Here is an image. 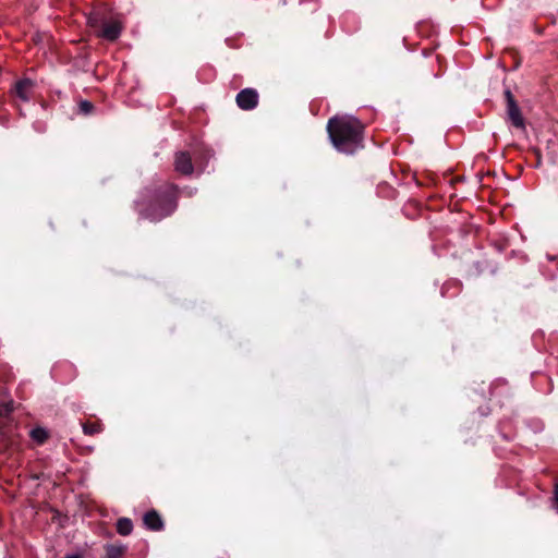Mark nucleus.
<instances>
[{"instance_id":"nucleus-4","label":"nucleus","mask_w":558,"mask_h":558,"mask_svg":"<svg viewBox=\"0 0 558 558\" xmlns=\"http://www.w3.org/2000/svg\"><path fill=\"white\" fill-rule=\"evenodd\" d=\"M504 94L506 99L507 116L512 125L517 129H525L524 118L513 94L510 89H506Z\"/></svg>"},{"instance_id":"nucleus-6","label":"nucleus","mask_w":558,"mask_h":558,"mask_svg":"<svg viewBox=\"0 0 558 558\" xmlns=\"http://www.w3.org/2000/svg\"><path fill=\"white\" fill-rule=\"evenodd\" d=\"M174 169L182 175H191L194 171L192 156L189 151H179L174 156Z\"/></svg>"},{"instance_id":"nucleus-7","label":"nucleus","mask_w":558,"mask_h":558,"mask_svg":"<svg viewBox=\"0 0 558 558\" xmlns=\"http://www.w3.org/2000/svg\"><path fill=\"white\" fill-rule=\"evenodd\" d=\"M143 523L150 531L159 532L165 529L163 520L155 509H150L144 514Z\"/></svg>"},{"instance_id":"nucleus-3","label":"nucleus","mask_w":558,"mask_h":558,"mask_svg":"<svg viewBox=\"0 0 558 558\" xmlns=\"http://www.w3.org/2000/svg\"><path fill=\"white\" fill-rule=\"evenodd\" d=\"M88 24L97 37L109 41L117 40L123 29L122 23L113 16L111 10L106 4L95 8L89 13Z\"/></svg>"},{"instance_id":"nucleus-1","label":"nucleus","mask_w":558,"mask_h":558,"mask_svg":"<svg viewBox=\"0 0 558 558\" xmlns=\"http://www.w3.org/2000/svg\"><path fill=\"white\" fill-rule=\"evenodd\" d=\"M179 194V187L173 183L147 186L134 202V209L140 218L158 222L175 211Z\"/></svg>"},{"instance_id":"nucleus-9","label":"nucleus","mask_w":558,"mask_h":558,"mask_svg":"<svg viewBox=\"0 0 558 558\" xmlns=\"http://www.w3.org/2000/svg\"><path fill=\"white\" fill-rule=\"evenodd\" d=\"M33 86H34V83L29 78H23V80L19 81L15 84L16 96L23 101H28L31 98L29 95L33 89Z\"/></svg>"},{"instance_id":"nucleus-11","label":"nucleus","mask_w":558,"mask_h":558,"mask_svg":"<svg viewBox=\"0 0 558 558\" xmlns=\"http://www.w3.org/2000/svg\"><path fill=\"white\" fill-rule=\"evenodd\" d=\"M133 531L132 520L129 518H120L117 521V532L122 536H128Z\"/></svg>"},{"instance_id":"nucleus-8","label":"nucleus","mask_w":558,"mask_h":558,"mask_svg":"<svg viewBox=\"0 0 558 558\" xmlns=\"http://www.w3.org/2000/svg\"><path fill=\"white\" fill-rule=\"evenodd\" d=\"M13 401L0 402V437H7L8 421L13 412Z\"/></svg>"},{"instance_id":"nucleus-10","label":"nucleus","mask_w":558,"mask_h":558,"mask_svg":"<svg viewBox=\"0 0 558 558\" xmlns=\"http://www.w3.org/2000/svg\"><path fill=\"white\" fill-rule=\"evenodd\" d=\"M105 558H122L126 551V547L123 545L107 544L105 546Z\"/></svg>"},{"instance_id":"nucleus-14","label":"nucleus","mask_w":558,"mask_h":558,"mask_svg":"<svg viewBox=\"0 0 558 558\" xmlns=\"http://www.w3.org/2000/svg\"><path fill=\"white\" fill-rule=\"evenodd\" d=\"M78 109H80V113H82L84 116H88L94 111L95 106L93 102H90L88 100H82L78 104Z\"/></svg>"},{"instance_id":"nucleus-2","label":"nucleus","mask_w":558,"mask_h":558,"mask_svg":"<svg viewBox=\"0 0 558 558\" xmlns=\"http://www.w3.org/2000/svg\"><path fill=\"white\" fill-rule=\"evenodd\" d=\"M364 124L353 117H332L328 120L327 132L333 147L352 155L363 148Z\"/></svg>"},{"instance_id":"nucleus-20","label":"nucleus","mask_w":558,"mask_h":558,"mask_svg":"<svg viewBox=\"0 0 558 558\" xmlns=\"http://www.w3.org/2000/svg\"><path fill=\"white\" fill-rule=\"evenodd\" d=\"M201 161H203L202 159L206 158V156H201L198 157Z\"/></svg>"},{"instance_id":"nucleus-5","label":"nucleus","mask_w":558,"mask_h":558,"mask_svg":"<svg viewBox=\"0 0 558 558\" xmlns=\"http://www.w3.org/2000/svg\"><path fill=\"white\" fill-rule=\"evenodd\" d=\"M235 101L242 110H253L258 105V93L254 88H244L236 95Z\"/></svg>"},{"instance_id":"nucleus-13","label":"nucleus","mask_w":558,"mask_h":558,"mask_svg":"<svg viewBox=\"0 0 558 558\" xmlns=\"http://www.w3.org/2000/svg\"><path fill=\"white\" fill-rule=\"evenodd\" d=\"M33 440L43 445L48 439V432L43 427H35L29 433Z\"/></svg>"},{"instance_id":"nucleus-17","label":"nucleus","mask_w":558,"mask_h":558,"mask_svg":"<svg viewBox=\"0 0 558 558\" xmlns=\"http://www.w3.org/2000/svg\"><path fill=\"white\" fill-rule=\"evenodd\" d=\"M195 163L197 167L204 168L206 166L205 162L201 161L198 157L195 158Z\"/></svg>"},{"instance_id":"nucleus-12","label":"nucleus","mask_w":558,"mask_h":558,"mask_svg":"<svg viewBox=\"0 0 558 558\" xmlns=\"http://www.w3.org/2000/svg\"><path fill=\"white\" fill-rule=\"evenodd\" d=\"M83 432L85 435L93 436L104 430V426L100 421L84 422L82 423Z\"/></svg>"},{"instance_id":"nucleus-16","label":"nucleus","mask_w":558,"mask_h":558,"mask_svg":"<svg viewBox=\"0 0 558 558\" xmlns=\"http://www.w3.org/2000/svg\"><path fill=\"white\" fill-rule=\"evenodd\" d=\"M554 500H555V506L558 510V483L555 485V489H554Z\"/></svg>"},{"instance_id":"nucleus-19","label":"nucleus","mask_w":558,"mask_h":558,"mask_svg":"<svg viewBox=\"0 0 558 558\" xmlns=\"http://www.w3.org/2000/svg\"><path fill=\"white\" fill-rule=\"evenodd\" d=\"M203 155H204V156H206V157H208V158H209V157H211V154H210V151H209V150L204 151V153H203Z\"/></svg>"},{"instance_id":"nucleus-18","label":"nucleus","mask_w":558,"mask_h":558,"mask_svg":"<svg viewBox=\"0 0 558 558\" xmlns=\"http://www.w3.org/2000/svg\"><path fill=\"white\" fill-rule=\"evenodd\" d=\"M65 558H83V555L77 553V554L68 555V556H65Z\"/></svg>"},{"instance_id":"nucleus-15","label":"nucleus","mask_w":558,"mask_h":558,"mask_svg":"<svg viewBox=\"0 0 558 558\" xmlns=\"http://www.w3.org/2000/svg\"><path fill=\"white\" fill-rule=\"evenodd\" d=\"M533 154L535 155V167L539 168L542 166V155L538 148L533 149Z\"/></svg>"}]
</instances>
